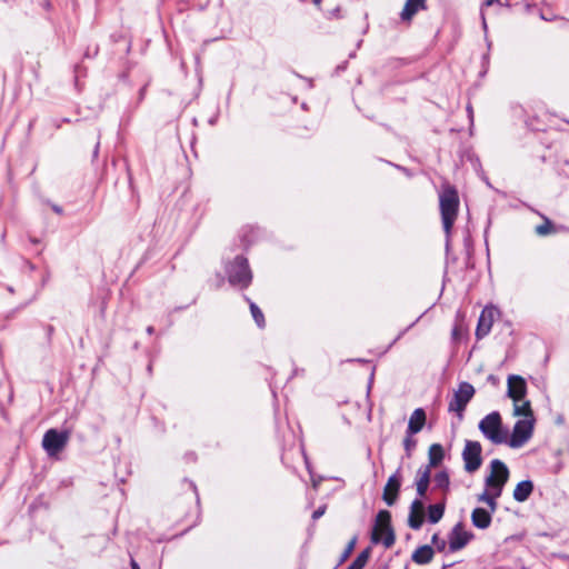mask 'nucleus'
Returning a JSON list of instances; mask_svg holds the SVG:
<instances>
[{
  "instance_id": "obj_9",
  "label": "nucleus",
  "mask_w": 569,
  "mask_h": 569,
  "mask_svg": "<svg viewBox=\"0 0 569 569\" xmlns=\"http://www.w3.org/2000/svg\"><path fill=\"white\" fill-rule=\"evenodd\" d=\"M482 447L479 441L466 440L461 453L465 470L469 473L476 472L482 465Z\"/></svg>"
},
{
  "instance_id": "obj_7",
  "label": "nucleus",
  "mask_w": 569,
  "mask_h": 569,
  "mask_svg": "<svg viewBox=\"0 0 569 569\" xmlns=\"http://www.w3.org/2000/svg\"><path fill=\"white\" fill-rule=\"evenodd\" d=\"M535 422V418L518 420L513 426L510 438H507L506 443H508L510 448L515 449L525 446L532 437Z\"/></svg>"
},
{
  "instance_id": "obj_20",
  "label": "nucleus",
  "mask_w": 569,
  "mask_h": 569,
  "mask_svg": "<svg viewBox=\"0 0 569 569\" xmlns=\"http://www.w3.org/2000/svg\"><path fill=\"white\" fill-rule=\"evenodd\" d=\"M445 451L440 443H433L429 448L428 458H429V468L437 467L443 459Z\"/></svg>"
},
{
  "instance_id": "obj_31",
  "label": "nucleus",
  "mask_w": 569,
  "mask_h": 569,
  "mask_svg": "<svg viewBox=\"0 0 569 569\" xmlns=\"http://www.w3.org/2000/svg\"><path fill=\"white\" fill-rule=\"evenodd\" d=\"M423 502L420 498H416L410 505L409 512H423Z\"/></svg>"
},
{
  "instance_id": "obj_21",
  "label": "nucleus",
  "mask_w": 569,
  "mask_h": 569,
  "mask_svg": "<svg viewBox=\"0 0 569 569\" xmlns=\"http://www.w3.org/2000/svg\"><path fill=\"white\" fill-rule=\"evenodd\" d=\"M445 513V502L430 505L428 507V520L430 523H437L441 520Z\"/></svg>"
},
{
  "instance_id": "obj_16",
  "label": "nucleus",
  "mask_w": 569,
  "mask_h": 569,
  "mask_svg": "<svg viewBox=\"0 0 569 569\" xmlns=\"http://www.w3.org/2000/svg\"><path fill=\"white\" fill-rule=\"evenodd\" d=\"M426 8V0H407L400 13L401 20L409 21L421 9Z\"/></svg>"
},
{
  "instance_id": "obj_28",
  "label": "nucleus",
  "mask_w": 569,
  "mask_h": 569,
  "mask_svg": "<svg viewBox=\"0 0 569 569\" xmlns=\"http://www.w3.org/2000/svg\"><path fill=\"white\" fill-rule=\"evenodd\" d=\"M415 435L416 433H407L406 432V437L403 439V447H405V450H406V456L408 458L411 457L412 450L417 446V440L413 438Z\"/></svg>"
},
{
  "instance_id": "obj_41",
  "label": "nucleus",
  "mask_w": 569,
  "mask_h": 569,
  "mask_svg": "<svg viewBox=\"0 0 569 569\" xmlns=\"http://www.w3.org/2000/svg\"><path fill=\"white\" fill-rule=\"evenodd\" d=\"M313 4L319 7L322 2V0H312Z\"/></svg>"
},
{
  "instance_id": "obj_6",
  "label": "nucleus",
  "mask_w": 569,
  "mask_h": 569,
  "mask_svg": "<svg viewBox=\"0 0 569 569\" xmlns=\"http://www.w3.org/2000/svg\"><path fill=\"white\" fill-rule=\"evenodd\" d=\"M475 388L471 383L462 381L458 385V389L455 391L452 399L449 401L448 411L455 412L458 419H463V412L467 405L475 396Z\"/></svg>"
},
{
  "instance_id": "obj_43",
  "label": "nucleus",
  "mask_w": 569,
  "mask_h": 569,
  "mask_svg": "<svg viewBox=\"0 0 569 569\" xmlns=\"http://www.w3.org/2000/svg\"><path fill=\"white\" fill-rule=\"evenodd\" d=\"M62 121H63V122H70V119L64 118Z\"/></svg>"
},
{
  "instance_id": "obj_36",
  "label": "nucleus",
  "mask_w": 569,
  "mask_h": 569,
  "mask_svg": "<svg viewBox=\"0 0 569 569\" xmlns=\"http://www.w3.org/2000/svg\"><path fill=\"white\" fill-rule=\"evenodd\" d=\"M144 94H146V86L140 89L139 99L142 100L144 98Z\"/></svg>"
},
{
  "instance_id": "obj_23",
  "label": "nucleus",
  "mask_w": 569,
  "mask_h": 569,
  "mask_svg": "<svg viewBox=\"0 0 569 569\" xmlns=\"http://www.w3.org/2000/svg\"><path fill=\"white\" fill-rule=\"evenodd\" d=\"M244 299L249 302L250 311H251L252 318H253L254 322L257 323V326L260 329L264 328L266 320H264V316H263L262 311L260 310V308L254 302H252L248 297H244Z\"/></svg>"
},
{
  "instance_id": "obj_15",
  "label": "nucleus",
  "mask_w": 569,
  "mask_h": 569,
  "mask_svg": "<svg viewBox=\"0 0 569 569\" xmlns=\"http://www.w3.org/2000/svg\"><path fill=\"white\" fill-rule=\"evenodd\" d=\"M426 423V412L422 408L413 410L409 418L407 433H418L422 430Z\"/></svg>"
},
{
  "instance_id": "obj_38",
  "label": "nucleus",
  "mask_w": 569,
  "mask_h": 569,
  "mask_svg": "<svg viewBox=\"0 0 569 569\" xmlns=\"http://www.w3.org/2000/svg\"><path fill=\"white\" fill-rule=\"evenodd\" d=\"M131 569H140L139 565L137 563V561L134 559H131Z\"/></svg>"
},
{
  "instance_id": "obj_8",
  "label": "nucleus",
  "mask_w": 569,
  "mask_h": 569,
  "mask_svg": "<svg viewBox=\"0 0 569 569\" xmlns=\"http://www.w3.org/2000/svg\"><path fill=\"white\" fill-rule=\"evenodd\" d=\"M70 438V431L62 430L59 431L57 429H49L44 432L42 438V448L48 453V456L52 457L59 453L64 449Z\"/></svg>"
},
{
  "instance_id": "obj_19",
  "label": "nucleus",
  "mask_w": 569,
  "mask_h": 569,
  "mask_svg": "<svg viewBox=\"0 0 569 569\" xmlns=\"http://www.w3.org/2000/svg\"><path fill=\"white\" fill-rule=\"evenodd\" d=\"M429 482H430V469H429V467H426L423 471L420 469L419 470V478H418V480L416 482L417 493H418V496L420 498L426 495V492L428 490V487H429Z\"/></svg>"
},
{
  "instance_id": "obj_37",
  "label": "nucleus",
  "mask_w": 569,
  "mask_h": 569,
  "mask_svg": "<svg viewBox=\"0 0 569 569\" xmlns=\"http://www.w3.org/2000/svg\"><path fill=\"white\" fill-rule=\"evenodd\" d=\"M52 209H53V211H54V212H57L58 214H61V213H62V208H61V207H59V206L53 204V206H52Z\"/></svg>"
},
{
  "instance_id": "obj_12",
  "label": "nucleus",
  "mask_w": 569,
  "mask_h": 569,
  "mask_svg": "<svg viewBox=\"0 0 569 569\" xmlns=\"http://www.w3.org/2000/svg\"><path fill=\"white\" fill-rule=\"evenodd\" d=\"M400 469L397 470L396 473L389 477L385 489L382 499L389 506H393L398 499V493L401 487V478H400Z\"/></svg>"
},
{
  "instance_id": "obj_18",
  "label": "nucleus",
  "mask_w": 569,
  "mask_h": 569,
  "mask_svg": "<svg viewBox=\"0 0 569 569\" xmlns=\"http://www.w3.org/2000/svg\"><path fill=\"white\" fill-rule=\"evenodd\" d=\"M533 491V483L531 480H522L517 483L513 490V499L518 502L526 501Z\"/></svg>"
},
{
  "instance_id": "obj_4",
  "label": "nucleus",
  "mask_w": 569,
  "mask_h": 569,
  "mask_svg": "<svg viewBox=\"0 0 569 569\" xmlns=\"http://www.w3.org/2000/svg\"><path fill=\"white\" fill-rule=\"evenodd\" d=\"M478 428L493 445L507 442V431L502 429L501 416L498 411H492L485 416L480 420Z\"/></svg>"
},
{
  "instance_id": "obj_1",
  "label": "nucleus",
  "mask_w": 569,
  "mask_h": 569,
  "mask_svg": "<svg viewBox=\"0 0 569 569\" xmlns=\"http://www.w3.org/2000/svg\"><path fill=\"white\" fill-rule=\"evenodd\" d=\"M439 206L441 222L443 231L447 236V246L449 244V237L451 229L458 216L459 210V197L458 192L453 187H446L439 196Z\"/></svg>"
},
{
  "instance_id": "obj_3",
  "label": "nucleus",
  "mask_w": 569,
  "mask_h": 569,
  "mask_svg": "<svg viewBox=\"0 0 569 569\" xmlns=\"http://www.w3.org/2000/svg\"><path fill=\"white\" fill-rule=\"evenodd\" d=\"M395 541L396 535L391 526V513L388 510H380L371 530V542L375 545L382 543L386 549H389L395 545Z\"/></svg>"
},
{
  "instance_id": "obj_40",
  "label": "nucleus",
  "mask_w": 569,
  "mask_h": 569,
  "mask_svg": "<svg viewBox=\"0 0 569 569\" xmlns=\"http://www.w3.org/2000/svg\"><path fill=\"white\" fill-rule=\"evenodd\" d=\"M154 332V328L152 326L147 327V333L152 335Z\"/></svg>"
},
{
  "instance_id": "obj_35",
  "label": "nucleus",
  "mask_w": 569,
  "mask_h": 569,
  "mask_svg": "<svg viewBox=\"0 0 569 569\" xmlns=\"http://www.w3.org/2000/svg\"><path fill=\"white\" fill-rule=\"evenodd\" d=\"M100 137H101V133L99 132L98 133V141L94 146V150H93V158H97L98 154H99V148H100Z\"/></svg>"
},
{
  "instance_id": "obj_27",
  "label": "nucleus",
  "mask_w": 569,
  "mask_h": 569,
  "mask_svg": "<svg viewBox=\"0 0 569 569\" xmlns=\"http://www.w3.org/2000/svg\"><path fill=\"white\" fill-rule=\"evenodd\" d=\"M423 523V512H409L408 526L413 530H419Z\"/></svg>"
},
{
  "instance_id": "obj_11",
  "label": "nucleus",
  "mask_w": 569,
  "mask_h": 569,
  "mask_svg": "<svg viewBox=\"0 0 569 569\" xmlns=\"http://www.w3.org/2000/svg\"><path fill=\"white\" fill-rule=\"evenodd\" d=\"M508 389L507 396L515 402H519L525 399L527 395V382L518 375H510L507 380Z\"/></svg>"
},
{
  "instance_id": "obj_26",
  "label": "nucleus",
  "mask_w": 569,
  "mask_h": 569,
  "mask_svg": "<svg viewBox=\"0 0 569 569\" xmlns=\"http://www.w3.org/2000/svg\"><path fill=\"white\" fill-rule=\"evenodd\" d=\"M435 487L442 489L445 491L449 490L450 486V478L449 473L447 471H439L435 475L433 478Z\"/></svg>"
},
{
  "instance_id": "obj_22",
  "label": "nucleus",
  "mask_w": 569,
  "mask_h": 569,
  "mask_svg": "<svg viewBox=\"0 0 569 569\" xmlns=\"http://www.w3.org/2000/svg\"><path fill=\"white\" fill-rule=\"evenodd\" d=\"M513 415L515 416H523L525 419L535 418L532 409H531V403L528 400L523 401L520 405L518 402H515Z\"/></svg>"
},
{
  "instance_id": "obj_29",
  "label": "nucleus",
  "mask_w": 569,
  "mask_h": 569,
  "mask_svg": "<svg viewBox=\"0 0 569 569\" xmlns=\"http://www.w3.org/2000/svg\"><path fill=\"white\" fill-rule=\"evenodd\" d=\"M431 542L435 545L438 551H443L447 546V541L445 539H441L438 533H435L432 536Z\"/></svg>"
},
{
  "instance_id": "obj_44",
  "label": "nucleus",
  "mask_w": 569,
  "mask_h": 569,
  "mask_svg": "<svg viewBox=\"0 0 569 569\" xmlns=\"http://www.w3.org/2000/svg\"><path fill=\"white\" fill-rule=\"evenodd\" d=\"M8 290H9V292H11V293L13 292V288H12V287H9V288H8Z\"/></svg>"
},
{
  "instance_id": "obj_10",
  "label": "nucleus",
  "mask_w": 569,
  "mask_h": 569,
  "mask_svg": "<svg viewBox=\"0 0 569 569\" xmlns=\"http://www.w3.org/2000/svg\"><path fill=\"white\" fill-rule=\"evenodd\" d=\"M472 538V532L463 530L461 523H457L448 537L449 551L456 552L465 548Z\"/></svg>"
},
{
  "instance_id": "obj_17",
  "label": "nucleus",
  "mask_w": 569,
  "mask_h": 569,
  "mask_svg": "<svg viewBox=\"0 0 569 569\" xmlns=\"http://www.w3.org/2000/svg\"><path fill=\"white\" fill-rule=\"evenodd\" d=\"M433 555V548L429 545H423L413 551L411 559L417 565H427L432 560Z\"/></svg>"
},
{
  "instance_id": "obj_5",
  "label": "nucleus",
  "mask_w": 569,
  "mask_h": 569,
  "mask_svg": "<svg viewBox=\"0 0 569 569\" xmlns=\"http://www.w3.org/2000/svg\"><path fill=\"white\" fill-rule=\"evenodd\" d=\"M508 479L509 469L506 463L499 459L491 460L490 473L485 478V486L491 489L496 496H501Z\"/></svg>"
},
{
  "instance_id": "obj_30",
  "label": "nucleus",
  "mask_w": 569,
  "mask_h": 569,
  "mask_svg": "<svg viewBox=\"0 0 569 569\" xmlns=\"http://www.w3.org/2000/svg\"><path fill=\"white\" fill-rule=\"evenodd\" d=\"M492 497H493V491L486 487V489L480 495H478L477 501L487 503V501H489L490 498H492Z\"/></svg>"
},
{
  "instance_id": "obj_45",
  "label": "nucleus",
  "mask_w": 569,
  "mask_h": 569,
  "mask_svg": "<svg viewBox=\"0 0 569 569\" xmlns=\"http://www.w3.org/2000/svg\"><path fill=\"white\" fill-rule=\"evenodd\" d=\"M467 110H468V112L471 113V107L470 106H468Z\"/></svg>"
},
{
  "instance_id": "obj_33",
  "label": "nucleus",
  "mask_w": 569,
  "mask_h": 569,
  "mask_svg": "<svg viewBox=\"0 0 569 569\" xmlns=\"http://www.w3.org/2000/svg\"><path fill=\"white\" fill-rule=\"evenodd\" d=\"M499 497H500V496H496V493L493 492V497H492V498H490V500H489V501H487V503H486V505L488 506V508H489V509H487V510H488V512H491V516H492V515L497 511V509H498V502H497V499H498Z\"/></svg>"
},
{
  "instance_id": "obj_32",
  "label": "nucleus",
  "mask_w": 569,
  "mask_h": 569,
  "mask_svg": "<svg viewBox=\"0 0 569 569\" xmlns=\"http://www.w3.org/2000/svg\"><path fill=\"white\" fill-rule=\"evenodd\" d=\"M356 541H357V538H352L349 543L347 545L342 556H341V561H345L349 556L350 553L352 552V550L355 549V546H356Z\"/></svg>"
},
{
  "instance_id": "obj_42",
  "label": "nucleus",
  "mask_w": 569,
  "mask_h": 569,
  "mask_svg": "<svg viewBox=\"0 0 569 569\" xmlns=\"http://www.w3.org/2000/svg\"><path fill=\"white\" fill-rule=\"evenodd\" d=\"M44 7H46L47 9H49V8H50V2H46V3H44Z\"/></svg>"
},
{
  "instance_id": "obj_13",
  "label": "nucleus",
  "mask_w": 569,
  "mask_h": 569,
  "mask_svg": "<svg viewBox=\"0 0 569 569\" xmlns=\"http://www.w3.org/2000/svg\"><path fill=\"white\" fill-rule=\"evenodd\" d=\"M496 312H497V310L495 308H488V307H486L481 311L480 317L478 319L477 329H476V336L478 339H482L490 332L492 325H493V316Z\"/></svg>"
},
{
  "instance_id": "obj_34",
  "label": "nucleus",
  "mask_w": 569,
  "mask_h": 569,
  "mask_svg": "<svg viewBox=\"0 0 569 569\" xmlns=\"http://www.w3.org/2000/svg\"><path fill=\"white\" fill-rule=\"evenodd\" d=\"M326 512V506H320L318 507L313 512H312V520H318L320 517H322Z\"/></svg>"
},
{
  "instance_id": "obj_46",
  "label": "nucleus",
  "mask_w": 569,
  "mask_h": 569,
  "mask_svg": "<svg viewBox=\"0 0 569 569\" xmlns=\"http://www.w3.org/2000/svg\"><path fill=\"white\" fill-rule=\"evenodd\" d=\"M300 2H306L307 0H299Z\"/></svg>"
},
{
  "instance_id": "obj_14",
  "label": "nucleus",
  "mask_w": 569,
  "mask_h": 569,
  "mask_svg": "<svg viewBox=\"0 0 569 569\" xmlns=\"http://www.w3.org/2000/svg\"><path fill=\"white\" fill-rule=\"evenodd\" d=\"M492 521L491 512L487 509L477 507L471 512V522L478 529H487L490 527Z\"/></svg>"
},
{
  "instance_id": "obj_24",
  "label": "nucleus",
  "mask_w": 569,
  "mask_h": 569,
  "mask_svg": "<svg viewBox=\"0 0 569 569\" xmlns=\"http://www.w3.org/2000/svg\"><path fill=\"white\" fill-rule=\"evenodd\" d=\"M370 548L362 550L347 569H363L370 557Z\"/></svg>"
},
{
  "instance_id": "obj_2",
  "label": "nucleus",
  "mask_w": 569,
  "mask_h": 569,
  "mask_svg": "<svg viewBox=\"0 0 569 569\" xmlns=\"http://www.w3.org/2000/svg\"><path fill=\"white\" fill-rule=\"evenodd\" d=\"M224 271L231 286L246 289L252 281V272L248 259L237 256L232 261L226 263Z\"/></svg>"
},
{
  "instance_id": "obj_25",
  "label": "nucleus",
  "mask_w": 569,
  "mask_h": 569,
  "mask_svg": "<svg viewBox=\"0 0 569 569\" xmlns=\"http://www.w3.org/2000/svg\"><path fill=\"white\" fill-rule=\"evenodd\" d=\"M541 218L543 219V223L542 224H538L535 228V232L539 237H546V236L555 232V227H553V223L551 222V220L549 218H547L546 216H543V214H541Z\"/></svg>"
},
{
  "instance_id": "obj_39",
  "label": "nucleus",
  "mask_w": 569,
  "mask_h": 569,
  "mask_svg": "<svg viewBox=\"0 0 569 569\" xmlns=\"http://www.w3.org/2000/svg\"><path fill=\"white\" fill-rule=\"evenodd\" d=\"M302 372H303L302 369L300 370V369L296 368V369H293V372H292V375H291V377L289 379H291L292 377L298 376L299 373H302Z\"/></svg>"
}]
</instances>
